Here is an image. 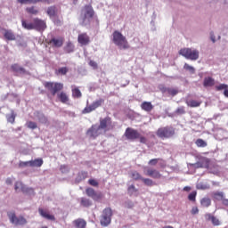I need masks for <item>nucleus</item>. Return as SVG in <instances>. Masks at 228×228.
<instances>
[{
    "label": "nucleus",
    "mask_w": 228,
    "mask_h": 228,
    "mask_svg": "<svg viewBox=\"0 0 228 228\" xmlns=\"http://www.w3.org/2000/svg\"><path fill=\"white\" fill-rule=\"evenodd\" d=\"M94 18V8L92 5H86L81 12L79 23L81 26H89L90 20Z\"/></svg>",
    "instance_id": "nucleus-1"
},
{
    "label": "nucleus",
    "mask_w": 228,
    "mask_h": 228,
    "mask_svg": "<svg viewBox=\"0 0 228 228\" xmlns=\"http://www.w3.org/2000/svg\"><path fill=\"white\" fill-rule=\"evenodd\" d=\"M179 54L183 56L186 60L197 61L200 56V52L195 48H182L179 51Z\"/></svg>",
    "instance_id": "nucleus-2"
},
{
    "label": "nucleus",
    "mask_w": 228,
    "mask_h": 228,
    "mask_svg": "<svg viewBox=\"0 0 228 228\" xmlns=\"http://www.w3.org/2000/svg\"><path fill=\"white\" fill-rule=\"evenodd\" d=\"M113 43L118 45L119 49H129V42L122 33L119 31H114L112 34Z\"/></svg>",
    "instance_id": "nucleus-3"
},
{
    "label": "nucleus",
    "mask_w": 228,
    "mask_h": 228,
    "mask_svg": "<svg viewBox=\"0 0 228 228\" xmlns=\"http://www.w3.org/2000/svg\"><path fill=\"white\" fill-rule=\"evenodd\" d=\"M111 216H113V212L110 208L103 209L100 219L101 225L108 227L111 224Z\"/></svg>",
    "instance_id": "nucleus-4"
},
{
    "label": "nucleus",
    "mask_w": 228,
    "mask_h": 228,
    "mask_svg": "<svg viewBox=\"0 0 228 228\" xmlns=\"http://www.w3.org/2000/svg\"><path fill=\"white\" fill-rule=\"evenodd\" d=\"M7 216L11 224H12L13 225H26L28 224V220H26L24 216H17L14 211L8 212Z\"/></svg>",
    "instance_id": "nucleus-5"
},
{
    "label": "nucleus",
    "mask_w": 228,
    "mask_h": 228,
    "mask_svg": "<svg viewBox=\"0 0 228 228\" xmlns=\"http://www.w3.org/2000/svg\"><path fill=\"white\" fill-rule=\"evenodd\" d=\"M174 134H175V130L172 126H165L157 131V136L159 138H172Z\"/></svg>",
    "instance_id": "nucleus-6"
},
{
    "label": "nucleus",
    "mask_w": 228,
    "mask_h": 228,
    "mask_svg": "<svg viewBox=\"0 0 228 228\" xmlns=\"http://www.w3.org/2000/svg\"><path fill=\"white\" fill-rule=\"evenodd\" d=\"M15 191H22L25 195H35V190L31 187H28L22 183V182H16L14 184Z\"/></svg>",
    "instance_id": "nucleus-7"
},
{
    "label": "nucleus",
    "mask_w": 228,
    "mask_h": 228,
    "mask_svg": "<svg viewBox=\"0 0 228 228\" xmlns=\"http://www.w3.org/2000/svg\"><path fill=\"white\" fill-rule=\"evenodd\" d=\"M45 87L51 92L52 95H56L58 92L63 90V84L61 83H53V82H46L45 83Z\"/></svg>",
    "instance_id": "nucleus-8"
},
{
    "label": "nucleus",
    "mask_w": 228,
    "mask_h": 228,
    "mask_svg": "<svg viewBox=\"0 0 228 228\" xmlns=\"http://www.w3.org/2000/svg\"><path fill=\"white\" fill-rule=\"evenodd\" d=\"M104 104V99L100 98L94 102L89 106H86L84 110V113H92V111H95L97 108H101Z\"/></svg>",
    "instance_id": "nucleus-9"
},
{
    "label": "nucleus",
    "mask_w": 228,
    "mask_h": 228,
    "mask_svg": "<svg viewBox=\"0 0 228 228\" xmlns=\"http://www.w3.org/2000/svg\"><path fill=\"white\" fill-rule=\"evenodd\" d=\"M87 136L89 138H93L95 140L97 136L102 134V130L100 128L99 125H93L86 132Z\"/></svg>",
    "instance_id": "nucleus-10"
},
{
    "label": "nucleus",
    "mask_w": 228,
    "mask_h": 228,
    "mask_svg": "<svg viewBox=\"0 0 228 228\" xmlns=\"http://www.w3.org/2000/svg\"><path fill=\"white\" fill-rule=\"evenodd\" d=\"M101 128L102 131H110L111 129L112 125H111V118L106 117L104 118H100V125H98Z\"/></svg>",
    "instance_id": "nucleus-11"
},
{
    "label": "nucleus",
    "mask_w": 228,
    "mask_h": 228,
    "mask_svg": "<svg viewBox=\"0 0 228 228\" xmlns=\"http://www.w3.org/2000/svg\"><path fill=\"white\" fill-rule=\"evenodd\" d=\"M125 136L126 140H138L140 138V133H138V130H134L131 127H127L125 132Z\"/></svg>",
    "instance_id": "nucleus-12"
},
{
    "label": "nucleus",
    "mask_w": 228,
    "mask_h": 228,
    "mask_svg": "<svg viewBox=\"0 0 228 228\" xmlns=\"http://www.w3.org/2000/svg\"><path fill=\"white\" fill-rule=\"evenodd\" d=\"M86 193L87 197L93 199V200H101L102 199V194L101 192L95 191L93 188H87L86 190Z\"/></svg>",
    "instance_id": "nucleus-13"
},
{
    "label": "nucleus",
    "mask_w": 228,
    "mask_h": 228,
    "mask_svg": "<svg viewBox=\"0 0 228 228\" xmlns=\"http://www.w3.org/2000/svg\"><path fill=\"white\" fill-rule=\"evenodd\" d=\"M34 118L38 120L40 124H45V126H49V119L45 117V114L41 111H35L34 112Z\"/></svg>",
    "instance_id": "nucleus-14"
},
{
    "label": "nucleus",
    "mask_w": 228,
    "mask_h": 228,
    "mask_svg": "<svg viewBox=\"0 0 228 228\" xmlns=\"http://www.w3.org/2000/svg\"><path fill=\"white\" fill-rule=\"evenodd\" d=\"M45 28H47L45 21L38 18L34 19V29H37V31H44Z\"/></svg>",
    "instance_id": "nucleus-15"
},
{
    "label": "nucleus",
    "mask_w": 228,
    "mask_h": 228,
    "mask_svg": "<svg viewBox=\"0 0 228 228\" xmlns=\"http://www.w3.org/2000/svg\"><path fill=\"white\" fill-rule=\"evenodd\" d=\"M46 13L52 20H54L56 17H58V8L56 6L52 5L46 9Z\"/></svg>",
    "instance_id": "nucleus-16"
},
{
    "label": "nucleus",
    "mask_w": 228,
    "mask_h": 228,
    "mask_svg": "<svg viewBox=\"0 0 228 228\" xmlns=\"http://www.w3.org/2000/svg\"><path fill=\"white\" fill-rule=\"evenodd\" d=\"M77 40L81 45H88L90 44V37L86 34H79Z\"/></svg>",
    "instance_id": "nucleus-17"
},
{
    "label": "nucleus",
    "mask_w": 228,
    "mask_h": 228,
    "mask_svg": "<svg viewBox=\"0 0 228 228\" xmlns=\"http://www.w3.org/2000/svg\"><path fill=\"white\" fill-rule=\"evenodd\" d=\"M145 174L153 179H161V174L156 169H147Z\"/></svg>",
    "instance_id": "nucleus-18"
},
{
    "label": "nucleus",
    "mask_w": 228,
    "mask_h": 228,
    "mask_svg": "<svg viewBox=\"0 0 228 228\" xmlns=\"http://www.w3.org/2000/svg\"><path fill=\"white\" fill-rule=\"evenodd\" d=\"M49 45H53V47H61L63 45V39L53 37L50 40Z\"/></svg>",
    "instance_id": "nucleus-19"
},
{
    "label": "nucleus",
    "mask_w": 228,
    "mask_h": 228,
    "mask_svg": "<svg viewBox=\"0 0 228 228\" xmlns=\"http://www.w3.org/2000/svg\"><path fill=\"white\" fill-rule=\"evenodd\" d=\"M11 69L16 74H26V69L20 67L19 64L15 63L11 66Z\"/></svg>",
    "instance_id": "nucleus-20"
},
{
    "label": "nucleus",
    "mask_w": 228,
    "mask_h": 228,
    "mask_svg": "<svg viewBox=\"0 0 228 228\" xmlns=\"http://www.w3.org/2000/svg\"><path fill=\"white\" fill-rule=\"evenodd\" d=\"M141 108H142V110H143L144 111H147V112L152 111V110H154V106L152 105V103L151 102H143L141 104Z\"/></svg>",
    "instance_id": "nucleus-21"
},
{
    "label": "nucleus",
    "mask_w": 228,
    "mask_h": 228,
    "mask_svg": "<svg viewBox=\"0 0 228 228\" xmlns=\"http://www.w3.org/2000/svg\"><path fill=\"white\" fill-rule=\"evenodd\" d=\"M39 215L41 216H43V218H45L46 220H52L54 221L56 220V218L54 217V216L47 214V212H45L44 209L39 208L38 209Z\"/></svg>",
    "instance_id": "nucleus-22"
},
{
    "label": "nucleus",
    "mask_w": 228,
    "mask_h": 228,
    "mask_svg": "<svg viewBox=\"0 0 228 228\" xmlns=\"http://www.w3.org/2000/svg\"><path fill=\"white\" fill-rule=\"evenodd\" d=\"M73 224L77 228H86V221H85V219L78 218L74 220Z\"/></svg>",
    "instance_id": "nucleus-23"
},
{
    "label": "nucleus",
    "mask_w": 228,
    "mask_h": 228,
    "mask_svg": "<svg viewBox=\"0 0 228 228\" xmlns=\"http://www.w3.org/2000/svg\"><path fill=\"white\" fill-rule=\"evenodd\" d=\"M4 38L6 40L13 41L15 40V34H13V31L9 30V29H4Z\"/></svg>",
    "instance_id": "nucleus-24"
},
{
    "label": "nucleus",
    "mask_w": 228,
    "mask_h": 228,
    "mask_svg": "<svg viewBox=\"0 0 228 228\" xmlns=\"http://www.w3.org/2000/svg\"><path fill=\"white\" fill-rule=\"evenodd\" d=\"M203 86L208 88V86H215V79L211 77H205L203 81Z\"/></svg>",
    "instance_id": "nucleus-25"
},
{
    "label": "nucleus",
    "mask_w": 228,
    "mask_h": 228,
    "mask_svg": "<svg viewBox=\"0 0 228 228\" xmlns=\"http://www.w3.org/2000/svg\"><path fill=\"white\" fill-rule=\"evenodd\" d=\"M127 191L130 197H138V189H136L134 184L128 187Z\"/></svg>",
    "instance_id": "nucleus-26"
},
{
    "label": "nucleus",
    "mask_w": 228,
    "mask_h": 228,
    "mask_svg": "<svg viewBox=\"0 0 228 228\" xmlns=\"http://www.w3.org/2000/svg\"><path fill=\"white\" fill-rule=\"evenodd\" d=\"M17 117V114L13 110H11V114H6L7 122L10 124H15V118Z\"/></svg>",
    "instance_id": "nucleus-27"
},
{
    "label": "nucleus",
    "mask_w": 228,
    "mask_h": 228,
    "mask_svg": "<svg viewBox=\"0 0 228 228\" xmlns=\"http://www.w3.org/2000/svg\"><path fill=\"white\" fill-rule=\"evenodd\" d=\"M21 26L24 28V29L31 30L35 29L34 23L27 22L26 20H21Z\"/></svg>",
    "instance_id": "nucleus-28"
},
{
    "label": "nucleus",
    "mask_w": 228,
    "mask_h": 228,
    "mask_svg": "<svg viewBox=\"0 0 228 228\" xmlns=\"http://www.w3.org/2000/svg\"><path fill=\"white\" fill-rule=\"evenodd\" d=\"M82 95L83 94H81L79 88L74 87V86H72V97L75 99H81Z\"/></svg>",
    "instance_id": "nucleus-29"
},
{
    "label": "nucleus",
    "mask_w": 228,
    "mask_h": 228,
    "mask_svg": "<svg viewBox=\"0 0 228 228\" xmlns=\"http://www.w3.org/2000/svg\"><path fill=\"white\" fill-rule=\"evenodd\" d=\"M44 165V159H36L34 160H30V167H40Z\"/></svg>",
    "instance_id": "nucleus-30"
},
{
    "label": "nucleus",
    "mask_w": 228,
    "mask_h": 228,
    "mask_svg": "<svg viewBox=\"0 0 228 228\" xmlns=\"http://www.w3.org/2000/svg\"><path fill=\"white\" fill-rule=\"evenodd\" d=\"M74 44H72V42L69 41L66 45V46L64 47V51L65 53H68V54H70V53H74Z\"/></svg>",
    "instance_id": "nucleus-31"
},
{
    "label": "nucleus",
    "mask_w": 228,
    "mask_h": 228,
    "mask_svg": "<svg viewBox=\"0 0 228 228\" xmlns=\"http://www.w3.org/2000/svg\"><path fill=\"white\" fill-rule=\"evenodd\" d=\"M58 99H60L61 102L63 104H66V102H69V95H67L65 93L61 92L57 95Z\"/></svg>",
    "instance_id": "nucleus-32"
},
{
    "label": "nucleus",
    "mask_w": 228,
    "mask_h": 228,
    "mask_svg": "<svg viewBox=\"0 0 228 228\" xmlns=\"http://www.w3.org/2000/svg\"><path fill=\"white\" fill-rule=\"evenodd\" d=\"M203 168H209L211 167V159L208 158H203L200 159Z\"/></svg>",
    "instance_id": "nucleus-33"
},
{
    "label": "nucleus",
    "mask_w": 228,
    "mask_h": 228,
    "mask_svg": "<svg viewBox=\"0 0 228 228\" xmlns=\"http://www.w3.org/2000/svg\"><path fill=\"white\" fill-rule=\"evenodd\" d=\"M81 206H83L84 208H90V206H92V200L86 199V198H81V202H80Z\"/></svg>",
    "instance_id": "nucleus-34"
},
{
    "label": "nucleus",
    "mask_w": 228,
    "mask_h": 228,
    "mask_svg": "<svg viewBox=\"0 0 228 228\" xmlns=\"http://www.w3.org/2000/svg\"><path fill=\"white\" fill-rule=\"evenodd\" d=\"M200 204H201V206H203V208H209V206H211V199H209V198H203L200 200Z\"/></svg>",
    "instance_id": "nucleus-35"
},
{
    "label": "nucleus",
    "mask_w": 228,
    "mask_h": 228,
    "mask_svg": "<svg viewBox=\"0 0 228 228\" xmlns=\"http://www.w3.org/2000/svg\"><path fill=\"white\" fill-rule=\"evenodd\" d=\"M201 102L195 101V100H191L187 102V105L190 106V108H199L200 106Z\"/></svg>",
    "instance_id": "nucleus-36"
},
{
    "label": "nucleus",
    "mask_w": 228,
    "mask_h": 228,
    "mask_svg": "<svg viewBox=\"0 0 228 228\" xmlns=\"http://www.w3.org/2000/svg\"><path fill=\"white\" fill-rule=\"evenodd\" d=\"M214 198L216 199V200H224V199H225V196L224 195V192L222 191H218V192H216L214 194Z\"/></svg>",
    "instance_id": "nucleus-37"
},
{
    "label": "nucleus",
    "mask_w": 228,
    "mask_h": 228,
    "mask_svg": "<svg viewBox=\"0 0 228 228\" xmlns=\"http://www.w3.org/2000/svg\"><path fill=\"white\" fill-rule=\"evenodd\" d=\"M183 69L185 70H188V72H190V74H195V68H193V66H191L188 63L184 64Z\"/></svg>",
    "instance_id": "nucleus-38"
},
{
    "label": "nucleus",
    "mask_w": 228,
    "mask_h": 228,
    "mask_svg": "<svg viewBox=\"0 0 228 228\" xmlns=\"http://www.w3.org/2000/svg\"><path fill=\"white\" fill-rule=\"evenodd\" d=\"M197 147H208V142L202 139H198L195 142Z\"/></svg>",
    "instance_id": "nucleus-39"
},
{
    "label": "nucleus",
    "mask_w": 228,
    "mask_h": 228,
    "mask_svg": "<svg viewBox=\"0 0 228 228\" xmlns=\"http://www.w3.org/2000/svg\"><path fill=\"white\" fill-rule=\"evenodd\" d=\"M26 12H28V13H30V15H37L38 13V10L35 7H28L26 9Z\"/></svg>",
    "instance_id": "nucleus-40"
},
{
    "label": "nucleus",
    "mask_w": 228,
    "mask_h": 228,
    "mask_svg": "<svg viewBox=\"0 0 228 228\" xmlns=\"http://www.w3.org/2000/svg\"><path fill=\"white\" fill-rule=\"evenodd\" d=\"M26 126L28 129H37L38 126L37 125L36 122L33 121H28L26 123Z\"/></svg>",
    "instance_id": "nucleus-41"
},
{
    "label": "nucleus",
    "mask_w": 228,
    "mask_h": 228,
    "mask_svg": "<svg viewBox=\"0 0 228 228\" xmlns=\"http://www.w3.org/2000/svg\"><path fill=\"white\" fill-rule=\"evenodd\" d=\"M19 167L20 168H26V167H31V160H28V161H20Z\"/></svg>",
    "instance_id": "nucleus-42"
},
{
    "label": "nucleus",
    "mask_w": 228,
    "mask_h": 228,
    "mask_svg": "<svg viewBox=\"0 0 228 228\" xmlns=\"http://www.w3.org/2000/svg\"><path fill=\"white\" fill-rule=\"evenodd\" d=\"M142 181L146 186H154V182L150 178H142Z\"/></svg>",
    "instance_id": "nucleus-43"
},
{
    "label": "nucleus",
    "mask_w": 228,
    "mask_h": 228,
    "mask_svg": "<svg viewBox=\"0 0 228 228\" xmlns=\"http://www.w3.org/2000/svg\"><path fill=\"white\" fill-rule=\"evenodd\" d=\"M227 88H228L227 84H220L219 86H216V90L217 92H222V90H224V92H225Z\"/></svg>",
    "instance_id": "nucleus-44"
},
{
    "label": "nucleus",
    "mask_w": 228,
    "mask_h": 228,
    "mask_svg": "<svg viewBox=\"0 0 228 228\" xmlns=\"http://www.w3.org/2000/svg\"><path fill=\"white\" fill-rule=\"evenodd\" d=\"M132 177L133 179H134L135 181L141 180L143 178L142 177V175H140V173H138V171H134L132 172Z\"/></svg>",
    "instance_id": "nucleus-45"
},
{
    "label": "nucleus",
    "mask_w": 228,
    "mask_h": 228,
    "mask_svg": "<svg viewBox=\"0 0 228 228\" xmlns=\"http://www.w3.org/2000/svg\"><path fill=\"white\" fill-rule=\"evenodd\" d=\"M167 94L169 95H172L173 97H175V95H177L179 94V90H177L175 88H170L169 87Z\"/></svg>",
    "instance_id": "nucleus-46"
},
{
    "label": "nucleus",
    "mask_w": 228,
    "mask_h": 228,
    "mask_svg": "<svg viewBox=\"0 0 228 228\" xmlns=\"http://www.w3.org/2000/svg\"><path fill=\"white\" fill-rule=\"evenodd\" d=\"M188 199L191 201V202H195L196 199H197V191H194L192 192H191L188 196Z\"/></svg>",
    "instance_id": "nucleus-47"
},
{
    "label": "nucleus",
    "mask_w": 228,
    "mask_h": 228,
    "mask_svg": "<svg viewBox=\"0 0 228 228\" xmlns=\"http://www.w3.org/2000/svg\"><path fill=\"white\" fill-rule=\"evenodd\" d=\"M67 72H69V68L67 67H62L58 69V74H61L62 76H65Z\"/></svg>",
    "instance_id": "nucleus-48"
},
{
    "label": "nucleus",
    "mask_w": 228,
    "mask_h": 228,
    "mask_svg": "<svg viewBox=\"0 0 228 228\" xmlns=\"http://www.w3.org/2000/svg\"><path fill=\"white\" fill-rule=\"evenodd\" d=\"M191 167H193L194 168H204V166H202V161L200 160L199 162H196L194 164H190Z\"/></svg>",
    "instance_id": "nucleus-49"
},
{
    "label": "nucleus",
    "mask_w": 228,
    "mask_h": 228,
    "mask_svg": "<svg viewBox=\"0 0 228 228\" xmlns=\"http://www.w3.org/2000/svg\"><path fill=\"white\" fill-rule=\"evenodd\" d=\"M78 177H80V180L81 179H86L88 177V172L86 171H81L79 174H78Z\"/></svg>",
    "instance_id": "nucleus-50"
},
{
    "label": "nucleus",
    "mask_w": 228,
    "mask_h": 228,
    "mask_svg": "<svg viewBox=\"0 0 228 228\" xmlns=\"http://www.w3.org/2000/svg\"><path fill=\"white\" fill-rule=\"evenodd\" d=\"M88 183L91 186H99V182L95 179H89Z\"/></svg>",
    "instance_id": "nucleus-51"
},
{
    "label": "nucleus",
    "mask_w": 228,
    "mask_h": 228,
    "mask_svg": "<svg viewBox=\"0 0 228 228\" xmlns=\"http://www.w3.org/2000/svg\"><path fill=\"white\" fill-rule=\"evenodd\" d=\"M178 115H184L185 111H184V107H179L176 111H175Z\"/></svg>",
    "instance_id": "nucleus-52"
},
{
    "label": "nucleus",
    "mask_w": 228,
    "mask_h": 228,
    "mask_svg": "<svg viewBox=\"0 0 228 228\" xmlns=\"http://www.w3.org/2000/svg\"><path fill=\"white\" fill-rule=\"evenodd\" d=\"M169 88H170V87H166V86H159V89H160V91L162 92V94H168Z\"/></svg>",
    "instance_id": "nucleus-53"
},
{
    "label": "nucleus",
    "mask_w": 228,
    "mask_h": 228,
    "mask_svg": "<svg viewBox=\"0 0 228 228\" xmlns=\"http://www.w3.org/2000/svg\"><path fill=\"white\" fill-rule=\"evenodd\" d=\"M213 225H220V221L218 220V218L216 217H212V220H211Z\"/></svg>",
    "instance_id": "nucleus-54"
},
{
    "label": "nucleus",
    "mask_w": 228,
    "mask_h": 228,
    "mask_svg": "<svg viewBox=\"0 0 228 228\" xmlns=\"http://www.w3.org/2000/svg\"><path fill=\"white\" fill-rule=\"evenodd\" d=\"M61 171L62 172V174H66V172H69V167L61 166Z\"/></svg>",
    "instance_id": "nucleus-55"
},
{
    "label": "nucleus",
    "mask_w": 228,
    "mask_h": 228,
    "mask_svg": "<svg viewBox=\"0 0 228 228\" xmlns=\"http://www.w3.org/2000/svg\"><path fill=\"white\" fill-rule=\"evenodd\" d=\"M191 215H199V208L194 207L191 211Z\"/></svg>",
    "instance_id": "nucleus-56"
},
{
    "label": "nucleus",
    "mask_w": 228,
    "mask_h": 228,
    "mask_svg": "<svg viewBox=\"0 0 228 228\" xmlns=\"http://www.w3.org/2000/svg\"><path fill=\"white\" fill-rule=\"evenodd\" d=\"M89 65L90 67H93V69H97V62H95L94 61H90Z\"/></svg>",
    "instance_id": "nucleus-57"
},
{
    "label": "nucleus",
    "mask_w": 228,
    "mask_h": 228,
    "mask_svg": "<svg viewBox=\"0 0 228 228\" xmlns=\"http://www.w3.org/2000/svg\"><path fill=\"white\" fill-rule=\"evenodd\" d=\"M158 164V159H152L149 161V165H157Z\"/></svg>",
    "instance_id": "nucleus-58"
},
{
    "label": "nucleus",
    "mask_w": 228,
    "mask_h": 228,
    "mask_svg": "<svg viewBox=\"0 0 228 228\" xmlns=\"http://www.w3.org/2000/svg\"><path fill=\"white\" fill-rule=\"evenodd\" d=\"M205 218H206V220H210V221H212L213 218H214V216H213L211 214H207V215L205 216Z\"/></svg>",
    "instance_id": "nucleus-59"
},
{
    "label": "nucleus",
    "mask_w": 228,
    "mask_h": 228,
    "mask_svg": "<svg viewBox=\"0 0 228 228\" xmlns=\"http://www.w3.org/2000/svg\"><path fill=\"white\" fill-rule=\"evenodd\" d=\"M140 142L141 143H147V138L143 137V136H140Z\"/></svg>",
    "instance_id": "nucleus-60"
},
{
    "label": "nucleus",
    "mask_w": 228,
    "mask_h": 228,
    "mask_svg": "<svg viewBox=\"0 0 228 228\" xmlns=\"http://www.w3.org/2000/svg\"><path fill=\"white\" fill-rule=\"evenodd\" d=\"M5 183H6V184H12V183H13V178H7L6 180H5Z\"/></svg>",
    "instance_id": "nucleus-61"
},
{
    "label": "nucleus",
    "mask_w": 228,
    "mask_h": 228,
    "mask_svg": "<svg viewBox=\"0 0 228 228\" xmlns=\"http://www.w3.org/2000/svg\"><path fill=\"white\" fill-rule=\"evenodd\" d=\"M197 188H198V190H206V185L198 184Z\"/></svg>",
    "instance_id": "nucleus-62"
},
{
    "label": "nucleus",
    "mask_w": 228,
    "mask_h": 228,
    "mask_svg": "<svg viewBox=\"0 0 228 228\" xmlns=\"http://www.w3.org/2000/svg\"><path fill=\"white\" fill-rule=\"evenodd\" d=\"M224 206H228V200L224 198V200H222Z\"/></svg>",
    "instance_id": "nucleus-63"
},
{
    "label": "nucleus",
    "mask_w": 228,
    "mask_h": 228,
    "mask_svg": "<svg viewBox=\"0 0 228 228\" xmlns=\"http://www.w3.org/2000/svg\"><path fill=\"white\" fill-rule=\"evenodd\" d=\"M224 97H228V90L227 89L225 91H224Z\"/></svg>",
    "instance_id": "nucleus-64"
}]
</instances>
